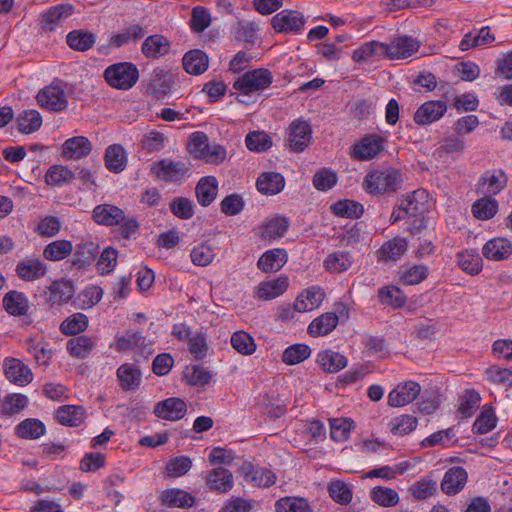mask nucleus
Here are the masks:
<instances>
[{"mask_svg":"<svg viewBox=\"0 0 512 512\" xmlns=\"http://www.w3.org/2000/svg\"><path fill=\"white\" fill-rule=\"evenodd\" d=\"M401 187V177L396 169L375 170L368 173L363 188L370 194L394 192Z\"/></svg>","mask_w":512,"mask_h":512,"instance_id":"obj_1","label":"nucleus"},{"mask_svg":"<svg viewBox=\"0 0 512 512\" xmlns=\"http://www.w3.org/2000/svg\"><path fill=\"white\" fill-rule=\"evenodd\" d=\"M105 80L114 88L127 90L134 86L139 77L137 67L130 62L110 65L104 72Z\"/></svg>","mask_w":512,"mask_h":512,"instance_id":"obj_2","label":"nucleus"},{"mask_svg":"<svg viewBox=\"0 0 512 512\" xmlns=\"http://www.w3.org/2000/svg\"><path fill=\"white\" fill-rule=\"evenodd\" d=\"M273 81L272 74L264 68L248 71L238 77L233 84L234 89L240 91L243 95L251 92L260 91L270 86Z\"/></svg>","mask_w":512,"mask_h":512,"instance_id":"obj_3","label":"nucleus"},{"mask_svg":"<svg viewBox=\"0 0 512 512\" xmlns=\"http://www.w3.org/2000/svg\"><path fill=\"white\" fill-rule=\"evenodd\" d=\"M36 99L39 106L48 111L62 112L68 107L67 95L58 85L44 87L38 92Z\"/></svg>","mask_w":512,"mask_h":512,"instance_id":"obj_4","label":"nucleus"},{"mask_svg":"<svg viewBox=\"0 0 512 512\" xmlns=\"http://www.w3.org/2000/svg\"><path fill=\"white\" fill-rule=\"evenodd\" d=\"M311 139L312 129L308 122L297 119L289 125L287 146L290 151L295 153L304 151L310 145Z\"/></svg>","mask_w":512,"mask_h":512,"instance_id":"obj_5","label":"nucleus"},{"mask_svg":"<svg viewBox=\"0 0 512 512\" xmlns=\"http://www.w3.org/2000/svg\"><path fill=\"white\" fill-rule=\"evenodd\" d=\"M421 386L419 383L409 380L399 383L388 394V405L391 407H402L417 398L420 394Z\"/></svg>","mask_w":512,"mask_h":512,"instance_id":"obj_6","label":"nucleus"},{"mask_svg":"<svg viewBox=\"0 0 512 512\" xmlns=\"http://www.w3.org/2000/svg\"><path fill=\"white\" fill-rule=\"evenodd\" d=\"M15 272L21 280L33 282L46 275L47 265L38 257H26L17 263Z\"/></svg>","mask_w":512,"mask_h":512,"instance_id":"obj_7","label":"nucleus"},{"mask_svg":"<svg viewBox=\"0 0 512 512\" xmlns=\"http://www.w3.org/2000/svg\"><path fill=\"white\" fill-rule=\"evenodd\" d=\"M305 24L303 15L298 11L282 10L272 18V26L277 32H300Z\"/></svg>","mask_w":512,"mask_h":512,"instance_id":"obj_8","label":"nucleus"},{"mask_svg":"<svg viewBox=\"0 0 512 512\" xmlns=\"http://www.w3.org/2000/svg\"><path fill=\"white\" fill-rule=\"evenodd\" d=\"M386 58L390 60L405 59L412 56L419 48V42L410 36H400L386 43Z\"/></svg>","mask_w":512,"mask_h":512,"instance_id":"obj_9","label":"nucleus"},{"mask_svg":"<svg viewBox=\"0 0 512 512\" xmlns=\"http://www.w3.org/2000/svg\"><path fill=\"white\" fill-rule=\"evenodd\" d=\"M447 111L444 101H427L414 114V122L418 125H429L440 120Z\"/></svg>","mask_w":512,"mask_h":512,"instance_id":"obj_10","label":"nucleus"},{"mask_svg":"<svg viewBox=\"0 0 512 512\" xmlns=\"http://www.w3.org/2000/svg\"><path fill=\"white\" fill-rule=\"evenodd\" d=\"M4 372L7 379L18 386H25L33 380L31 369L15 358L4 360Z\"/></svg>","mask_w":512,"mask_h":512,"instance_id":"obj_11","label":"nucleus"},{"mask_svg":"<svg viewBox=\"0 0 512 512\" xmlns=\"http://www.w3.org/2000/svg\"><path fill=\"white\" fill-rule=\"evenodd\" d=\"M384 138L370 134L354 145L353 156L359 160H370L376 157L384 149Z\"/></svg>","mask_w":512,"mask_h":512,"instance_id":"obj_12","label":"nucleus"},{"mask_svg":"<svg viewBox=\"0 0 512 512\" xmlns=\"http://www.w3.org/2000/svg\"><path fill=\"white\" fill-rule=\"evenodd\" d=\"M467 479L468 474L463 467L453 466L445 472L440 484L441 490L446 495H456L463 490Z\"/></svg>","mask_w":512,"mask_h":512,"instance_id":"obj_13","label":"nucleus"},{"mask_svg":"<svg viewBox=\"0 0 512 512\" xmlns=\"http://www.w3.org/2000/svg\"><path fill=\"white\" fill-rule=\"evenodd\" d=\"M92 150L91 141L84 136L67 139L61 147V155L66 160H80L87 157Z\"/></svg>","mask_w":512,"mask_h":512,"instance_id":"obj_14","label":"nucleus"},{"mask_svg":"<svg viewBox=\"0 0 512 512\" xmlns=\"http://www.w3.org/2000/svg\"><path fill=\"white\" fill-rule=\"evenodd\" d=\"M154 170L158 178L164 181L176 182L186 175L189 167L183 161L163 159L154 166Z\"/></svg>","mask_w":512,"mask_h":512,"instance_id":"obj_15","label":"nucleus"},{"mask_svg":"<svg viewBox=\"0 0 512 512\" xmlns=\"http://www.w3.org/2000/svg\"><path fill=\"white\" fill-rule=\"evenodd\" d=\"M154 414L165 420H180L186 414V404L180 398H168L157 403L154 408Z\"/></svg>","mask_w":512,"mask_h":512,"instance_id":"obj_16","label":"nucleus"},{"mask_svg":"<svg viewBox=\"0 0 512 512\" xmlns=\"http://www.w3.org/2000/svg\"><path fill=\"white\" fill-rule=\"evenodd\" d=\"M507 184V176L503 170H488L478 180V189L485 195L498 194Z\"/></svg>","mask_w":512,"mask_h":512,"instance_id":"obj_17","label":"nucleus"},{"mask_svg":"<svg viewBox=\"0 0 512 512\" xmlns=\"http://www.w3.org/2000/svg\"><path fill=\"white\" fill-rule=\"evenodd\" d=\"M483 256L491 261H502L512 255V242L496 237L487 241L482 248Z\"/></svg>","mask_w":512,"mask_h":512,"instance_id":"obj_18","label":"nucleus"},{"mask_svg":"<svg viewBox=\"0 0 512 512\" xmlns=\"http://www.w3.org/2000/svg\"><path fill=\"white\" fill-rule=\"evenodd\" d=\"M325 298L324 291L317 286L304 290L294 302V310L297 312H309L318 308Z\"/></svg>","mask_w":512,"mask_h":512,"instance_id":"obj_19","label":"nucleus"},{"mask_svg":"<svg viewBox=\"0 0 512 512\" xmlns=\"http://www.w3.org/2000/svg\"><path fill=\"white\" fill-rule=\"evenodd\" d=\"M94 220L106 226L118 225L125 219V213L122 209L112 204H100L93 210Z\"/></svg>","mask_w":512,"mask_h":512,"instance_id":"obj_20","label":"nucleus"},{"mask_svg":"<svg viewBox=\"0 0 512 512\" xmlns=\"http://www.w3.org/2000/svg\"><path fill=\"white\" fill-rule=\"evenodd\" d=\"M73 13L71 5H57L47 10L41 19L42 29L47 31L55 30Z\"/></svg>","mask_w":512,"mask_h":512,"instance_id":"obj_21","label":"nucleus"},{"mask_svg":"<svg viewBox=\"0 0 512 512\" xmlns=\"http://www.w3.org/2000/svg\"><path fill=\"white\" fill-rule=\"evenodd\" d=\"M174 83L175 77L172 73L162 69L154 70L148 89L152 95L161 98L171 92Z\"/></svg>","mask_w":512,"mask_h":512,"instance_id":"obj_22","label":"nucleus"},{"mask_svg":"<svg viewBox=\"0 0 512 512\" xmlns=\"http://www.w3.org/2000/svg\"><path fill=\"white\" fill-rule=\"evenodd\" d=\"M407 241L402 237H394L386 241L377 251V257L380 261H397L407 251Z\"/></svg>","mask_w":512,"mask_h":512,"instance_id":"obj_23","label":"nucleus"},{"mask_svg":"<svg viewBox=\"0 0 512 512\" xmlns=\"http://www.w3.org/2000/svg\"><path fill=\"white\" fill-rule=\"evenodd\" d=\"M427 198L428 195L425 190H415L400 199V208L404 210V213L409 217L422 214L425 210Z\"/></svg>","mask_w":512,"mask_h":512,"instance_id":"obj_24","label":"nucleus"},{"mask_svg":"<svg viewBox=\"0 0 512 512\" xmlns=\"http://www.w3.org/2000/svg\"><path fill=\"white\" fill-rule=\"evenodd\" d=\"M288 256L284 249L276 248L266 251L258 260V268L263 272H276L287 262Z\"/></svg>","mask_w":512,"mask_h":512,"instance_id":"obj_25","label":"nucleus"},{"mask_svg":"<svg viewBox=\"0 0 512 512\" xmlns=\"http://www.w3.org/2000/svg\"><path fill=\"white\" fill-rule=\"evenodd\" d=\"M288 286V278L280 276L276 279L261 282L257 288V295L261 300H271L282 295Z\"/></svg>","mask_w":512,"mask_h":512,"instance_id":"obj_26","label":"nucleus"},{"mask_svg":"<svg viewBox=\"0 0 512 512\" xmlns=\"http://www.w3.org/2000/svg\"><path fill=\"white\" fill-rule=\"evenodd\" d=\"M170 46V41L165 36L155 34L144 40L141 50L147 58L156 59L166 55Z\"/></svg>","mask_w":512,"mask_h":512,"instance_id":"obj_27","label":"nucleus"},{"mask_svg":"<svg viewBox=\"0 0 512 512\" xmlns=\"http://www.w3.org/2000/svg\"><path fill=\"white\" fill-rule=\"evenodd\" d=\"M206 484L212 490L225 493L233 488V475L228 469L218 467L209 472Z\"/></svg>","mask_w":512,"mask_h":512,"instance_id":"obj_28","label":"nucleus"},{"mask_svg":"<svg viewBox=\"0 0 512 512\" xmlns=\"http://www.w3.org/2000/svg\"><path fill=\"white\" fill-rule=\"evenodd\" d=\"M218 181L214 176L202 177L196 185L198 203L204 207L209 206L216 198Z\"/></svg>","mask_w":512,"mask_h":512,"instance_id":"obj_29","label":"nucleus"},{"mask_svg":"<svg viewBox=\"0 0 512 512\" xmlns=\"http://www.w3.org/2000/svg\"><path fill=\"white\" fill-rule=\"evenodd\" d=\"M256 186L262 194L275 195L283 190L285 180L280 173L265 172L258 177Z\"/></svg>","mask_w":512,"mask_h":512,"instance_id":"obj_30","label":"nucleus"},{"mask_svg":"<svg viewBox=\"0 0 512 512\" xmlns=\"http://www.w3.org/2000/svg\"><path fill=\"white\" fill-rule=\"evenodd\" d=\"M182 62L187 73L200 75L207 70L209 60L202 50L194 49L184 55Z\"/></svg>","mask_w":512,"mask_h":512,"instance_id":"obj_31","label":"nucleus"},{"mask_svg":"<svg viewBox=\"0 0 512 512\" xmlns=\"http://www.w3.org/2000/svg\"><path fill=\"white\" fill-rule=\"evenodd\" d=\"M353 256L348 251H335L330 253L323 264L330 273H342L347 271L353 265Z\"/></svg>","mask_w":512,"mask_h":512,"instance_id":"obj_32","label":"nucleus"},{"mask_svg":"<svg viewBox=\"0 0 512 512\" xmlns=\"http://www.w3.org/2000/svg\"><path fill=\"white\" fill-rule=\"evenodd\" d=\"M3 306L10 315L24 316L28 312L29 301L22 292L12 290L4 296Z\"/></svg>","mask_w":512,"mask_h":512,"instance_id":"obj_33","label":"nucleus"},{"mask_svg":"<svg viewBox=\"0 0 512 512\" xmlns=\"http://www.w3.org/2000/svg\"><path fill=\"white\" fill-rule=\"evenodd\" d=\"M347 358L333 350H325L317 355V363L325 372L336 373L347 366Z\"/></svg>","mask_w":512,"mask_h":512,"instance_id":"obj_34","label":"nucleus"},{"mask_svg":"<svg viewBox=\"0 0 512 512\" xmlns=\"http://www.w3.org/2000/svg\"><path fill=\"white\" fill-rule=\"evenodd\" d=\"M386 49V43L376 40L365 42L353 52L352 58L355 62H364L373 57L386 58Z\"/></svg>","mask_w":512,"mask_h":512,"instance_id":"obj_35","label":"nucleus"},{"mask_svg":"<svg viewBox=\"0 0 512 512\" xmlns=\"http://www.w3.org/2000/svg\"><path fill=\"white\" fill-rule=\"evenodd\" d=\"M338 316L334 312H327L314 319L308 326V332L313 337L329 334L338 324Z\"/></svg>","mask_w":512,"mask_h":512,"instance_id":"obj_36","label":"nucleus"},{"mask_svg":"<svg viewBox=\"0 0 512 512\" xmlns=\"http://www.w3.org/2000/svg\"><path fill=\"white\" fill-rule=\"evenodd\" d=\"M289 222L285 217L277 216L267 220L261 227V238L275 240L281 238L287 232Z\"/></svg>","mask_w":512,"mask_h":512,"instance_id":"obj_37","label":"nucleus"},{"mask_svg":"<svg viewBox=\"0 0 512 512\" xmlns=\"http://www.w3.org/2000/svg\"><path fill=\"white\" fill-rule=\"evenodd\" d=\"M96 36L86 30L78 29L69 32L66 36L68 46L76 51H87L93 47Z\"/></svg>","mask_w":512,"mask_h":512,"instance_id":"obj_38","label":"nucleus"},{"mask_svg":"<svg viewBox=\"0 0 512 512\" xmlns=\"http://www.w3.org/2000/svg\"><path fill=\"white\" fill-rule=\"evenodd\" d=\"M457 263L459 267L471 274L477 275L482 271L483 262L477 250H465L457 254Z\"/></svg>","mask_w":512,"mask_h":512,"instance_id":"obj_39","label":"nucleus"},{"mask_svg":"<svg viewBox=\"0 0 512 512\" xmlns=\"http://www.w3.org/2000/svg\"><path fill=\"white\" fill-rule=\"evenodd\" d=\"M41 114L34 109L24 110L17 116L18 130L24 134H31L40 129L42 125Z\"/></svg>","mask_w":512,"mask_h":512,"instance_id":"obj_40","label":"nucleus"},{"mask_svg":"<svg viewBox=\"0 0 512 512\" xmlns=\"http://www.w3.org/2000/svg\"><path fill=\"white\" fill-rule=\"evenodd\" d=\"M161 501L169 507L186 508L194 504V497L181 489H168L162 492Z\"/></svg>","mask_w":512,"mask_h":512,"instance_id":"obj_41","label":"nucleus"},{"mask_svg":"<svg viewBox=\"0 0 512 512\" xmlns=\"http://www.w3.org/2000/svg\"><path fill=\"white\" fill-rule=\"evenodd\" d=\"M74 295L73 285L69 281H54L49 286L48 301L52 304L68 302Z\"/></svg>","mask_w":512,"mask_h":512,"instance_id":"obj_42","label":"nucleus"},{"mask_svg":"<svg viewBox=\"0 0 512 512\" xmlns=\"http://www.w3.org/2000/svg\"><path fill=\"white\" fill-rule=\"evenodd\" d=\"M85 417L83 407L76 405H65L56 412V418L59 423L68 426H78Z\"/></svg>","mask_w":512,"mask_h":512,"instance_id":"obj_43","label":"nucleus"},{"mask_svg":"<svg viewBox=\"0 0 512 512\" xmlns=\"http://www.w3.org/2000/svg\"><path fill=\"white\" fill-rule=\"evenodd\" d=\"M95 345L93 338L87 335L73 337L67 342L69 354L76 358H85L89 355Z\"/></svg>","mask_w":512,"mask_h":512,"instance_id":"obj_44","label":"nucleus"},{"mask_svg":"<svg viewBox=\"0 0 512 512\" xmlns=\"http://www.w3.org/2000/svg\"><path fill=\"white\" fill-rule=\"evenodd\" d=\"M105 164L106 167L114 173L121 172L125 169L126 156L122 146L114 144L106 149Z\"/></svg>","mask_w":512,"mask_h":512,"instance_id":"obj_45","label":"nucleus"},{"mask_svg":"<svg viewBox=\"0 0 512 512\" xmlns=\"http://www.w3.org/2000/svg\"><path fill=\"white\" fill-rule=\"evenodd\" d=\"M73 251L72 243L68 240H56L48 245L43 250V256L49 261H60L65 259Z\"/></svg>","mask_w":512,"mask_h":512,"instance_id":"obj_46","label":"nucleus"},{"mask_svg":"<svg viewBox=\"0 0 512 512\" xmlns=\"http://www.w3.org/2000/svg\"><path fill=\"white\" fill-rule=\"evenodd\" d=\"M97 255V247L93 242H85L77 245L73 254L72 264L78 268L89 265Z\"/></svg>","mask_w":512,"mask_h":512,"instance_id":"obj_47","label":"nucleus"},{"mask_svg":"<svg viewBox=\"0 0 512 512\" xmlns=\"http://www.w3.org/2000/svg\"><path fill=\"white\" fill-rule=\"evenodd\" d=\"M28 404V398L23 394H9L0 404L2 416H12L22 411Z\"/></svg>","mask_w":512,"mask_h":512,"instance_id":"obj_48","label":"nucleus"},{"mask_svg":"<svg viewBox=\"0 0 512 512\" xmlns=\"http://www.w3.org/2000/svg\"><path fill=\"white\" fill-rule=\"evenodd\" d=\"M16 433L24 439H37L44 435L45 426L38 419H25L16 426Z\"/></svg>","mask_w":512,"mask_h":512,"instance_id":"obj_49","label":"nucleus"},{"mask_svg":"<svg viewBox=\"0 0 512 512\" xmlns=\"http://www.w3.org/2000/svg\"><path fill=\"white\" fill-rule=\"evenodd\" d=\"M276 512H314L310 504L303 498L283 497L275 503Z\"/></svg>","mask_w":512,"mask_h":512,"instance_id":"obj_50","label":"nucleus"},{"mask_svg":"<svg viewBox=\"0 0 512 512\" xmlns=\"http://www.w3.org/2000/svg\"><path fill=\"white\" fill-rule=\"evenodd\" d=\"M311 354L308 345L297 343L287 347L282 355V361L287 365H296L306 360Z\"/></svg>","mask_w":512,"mask_h":512,"instance_id":"obj_51","label":"nucleus"},{"mask_svg":"<svg viewBox=\"0 0 512 512\" xmlns=\"http://www.w3.org/2000/svg\"><path fill=\"white\" fill-rule=\"evenodd\" d=\"M117 376L121 387L125 390L133 389L141 382L140 371L129 364L121 365L117 370Z\"/></svg>","mask_w":512,"mask_h":512,"instance_id":"obj_52","label":"nucleus"},{"mask_svg":"<svg viewBox=\"0 0 512 512\" xmlns=\"http://www.w3.org/2000/svg\"><path fill=\"white\" fill-rule=\"evenodd\" d=\"M378 297L382 304L392 308L402 307L406 303L404 293L396 286L382 287L378 292Z\"/></svg>","mask_w":512,"mask_h":512,"instance_id":"obj_53","label":"nucleus"},{"mask_svg":"<svg viewBox=\"0 0 512 512\" xmlns=\"http://www.w3.org/2000/svg\"><path fill=\"white\" fill-rule=\"evenodd\" d=\"M74 178V173L66 166H51L45 174V182L51 186H60L70 182Z\"/></svg>","mask_w":512,"mask_h":512,"instance_id":"obj_54","label":"nucleus"},{"mask_svg":"<svg viewBox=\"0 0 512 512\" xmlns=\"http://www.w3.org/2000/svg\"><path fill=\"white\" fill-rule=\"evenodd\" d=\"M232 347L242 355H251L256 351V344L250 334L245 331H237L231 336Z\"/></svg>","mask_w":512,"mask_h":512,"instance_id":"obj_55","label":"nucleus"},{"mask_svg":"<svg viewBox=\"0 0 512 512\" xmlns=\"http://www.w3.org/2000/svg\"><path fill=\"white\" fill-rule=\"evenodd\" d=\"M417 426V419L412 415H400L392 418L388 427L390 431L395 435H406L412 432Z\"/></svg>","mask_w":512,"mask_h":512,"instance_id":"obj_56","label":"nucleus"},{"mask_svg":"<svg viewBox=\"0 0 512 512\" xmlns=\"http://www.w3.org/2000/svg\"><path fill=\"white\" fill-rule=\"evenodd\" d=\"M370 496L375 503L383 507L395 506L399 502L398 493L394 489L388 487H374L370 492Z\"/></svg>","mask_w":512,"mask_h":512,"instance_id":"obj_57","label":"nucleus"},{"mask_svg":"<svg viewBox=\"0 0 512 512\" xmlns=\"http://www.w3.org/2000/svg\"><path fill=\"white\" fill-rule=\"evenodd\" d=\"M328 492L330 497L341 505L349 504L353 496L351 488L341 480H332L328 484Z\"/></svg>","mask_w":512,"mask_h":512,"instance_id":"obj_58","label":"nucleus"},{"mask_svg":"<svg viewBox=\"0 0 512 512\" xmlns=\"http://www.w3.org/2000/svg\"><path fill=\"white\" fill-rule=\"evenodd\" d=\"M87 326V316L83 313H75L61 323L60 330L65 335H76L83 332Z\"/></svg>","mask_w":512,"mask_h":512,"instance_id":"obj_59","label":"nucleus"},{"mask_svg":"<svg viewBox=\"0 0 512 512\" xmlns=\"http://www.w3.org/2000/svg\"><path fill=\"white\" fill-rule=\"evenodd\" d=\"M145 341L146 339L142 333L128 330L123 335L116 337V350L122 352L141 347L145 345Z\"/></svg>","mask_w":512,"mask_h":512,"instance_id":"obj_60","label":"nucleus"},{"mask_svg":"<svg viewBox=\"0 0 512 512\" xmlns=\"http://www.w3.org/2000/svg\"><path fill=\"white\" fill-rule=\"evenodd\" d=\"M498 210V203L492 198L478 199L472 206L473 215L481 220L494 217Z\"/></svg>","mask_w":512,"mask_h":512,"instance_id":"obj_61","label":"nucleus"},{"mask_svg":"<svg viewBox=\"0 0 512 512\" xmlns=\"http://www.w3.org/2000/svg\"><path fill=\"white\" fill-rule=\"evenodd\" d=\"M332 212L341 217H359L363 214V206L352 200L338 201L331 206Z\"/></svg>","mask_w":512,"mask_h":512,"instance_id":"obj_62","label":"nucleus"},{"mask_svg":"<svg viewBox=\"0 0 512 512\" xmlns=\"http://www.w3.org/2000/svg\"><path fill=\"white\" fill-rule=\"evenodd\" d=\"M354 427L353 421L346 418H336L330 420V435L335 441H345Z\"/></svg>","mask_w":512,"mask_h":512,"instance_id":"obj_63","label":"nucleus"},{"mask_svg":"<svg viewBox=\"0 0 512 512\" xmlns=\"http://www.w3.org/2000/svg\"><path fill=\"white\" fill-rule=\"evenodd\" d=\"M246 477L259 487H269L276 481V475L271 470L261 467H250Z\"/></svg>","mask_w":512,"mask_h":512,"instance_id":"obj_64","label":"nucleus"}]
</instances>
